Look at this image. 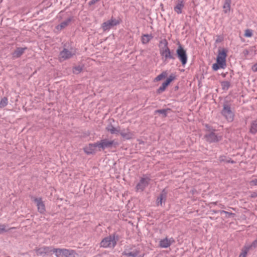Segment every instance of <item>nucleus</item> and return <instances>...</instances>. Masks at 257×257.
Returning a JSON list of instances; mask_svg holds the SVG:
<instances>
[{
  "label": "nucleus",
  "mask_w": 257,
  "mask_h": 257,
  "mask_svg": "<svg viewBox=\"0 0 257 257\" xmlns=\"http://www.w3.org/2000/svg\"><path fill=\"white\" fill-rule=\"evenodd\" d=\"M226 51L225 49L219 50L216 63L212 65V69L214 71H217L220 68L224 69L226 67Z\"/></svg>",
  "instance_id": "obj_1"
},
{
  "label": "nucleus",
  "mask_w": 257,
  "mask_h": 257,
  "mask_svg": "<svg viewBox=\"0 0 257 257\" xmlns=\"http://www.w3.org/2000/svg\"><path fill=\"white\" fill-rule=\"evenodd\" d=\"M53 252L56 257H69L75 253L74 250L61 248H53Z\"/></svg>",
  "instance_id": "obj_2"
},
{
  "label": "nucleus",
  "mask_w": 257,
  "mask_h": 257,
  "mask_svg": "<svg viewBox=\"0 0 257 257\" xmlns=\"http://www.w3.org/2000/svg\"><path fill=\"white\" fill-rule=\"evenodd\" d=\"M116 244V240L114 235H109L102 239L100 246L104 248H113Z\"/></svg>",
  "instance_id": "obj_3"
},
{
  "label": "nucleus",
  "mask_w": 257,
  "mask_h": 257,
  "mask_svg": "<svg viewBox=\"0 0 257 257\" xmlns=\"http://www.w3.org/2000/svg\"><path fill=\"white\" fill-rule=\"evenodd\" d=\"M76 53V50L72 47L69 49L64 48L60 53L59 60L60 61H64L70 59L75 55Z\"/></svg>",
  "instance_id": "obj_4"
},
{
  "label": "nucleus",
  "mask_w": 257,
  "mask_h": 257,
  "mask_svg": "<svg viewBox=\"0 0 257 257\" xmlns=\"http://www.w3.org/2000/svg\"><path fill=\"white\" fill-rule=\"evenodd\" d=\"M221 114L225 117V119L228 122H231L234 119V113L231 110L230 107L227 104H224L223 105V109L221 111Z\"/></svg>",
  "instance_id": "obj_5"
},
{
  "label": "nucleus",
  "mask_w": 257,
  "mask_h": 257,
  "mask_svg": "<svg viewBox=\"0 0 257 257\" xmlns=\"http://www.w3.org/2000/svg\"><path fill=\"white\" fill-rule=\"evenodd\" d=\"M150 181V179L149 177L144 176L142 177L136 186V191H143L148 186Z\"/></svg>",
  "instance_id": "obj_6"
},
{
  "label": "nucleus",
  "mask_w": 257,
  "mask_h": 257,
  "mask_svg": "<svg viewBox=\"0 0 257 257\" xmlns=\"http://www.w3.org/2000/svg\"><path fill=\"white\" fill-rule=\"evenodd\" d=\"M178 59L181 62L182 64L184 66L187 62V56L186 51L181 46H179L176 51Z\"/></svg>",
  "instance_id": "obj_7"
},
{
  "label": "nucleus",
  "mask_w": 257,
  "mask_h": 257,
  "mask_svg": "<svg viewBox=\"0 0 257 257\" xmlns=\"http://www.w3.org/2000/svg\"><path fill=\"white\" fill-rule=\"evenodd\" d=\"M97 142L98 144V148L99 151H100L101 149L104 150L106 148H111L113 145L116 144V143H115L114 141H109L107 139H103L100 142Z\"/></svg>",
  "instance_id": "obj_8"
},
{
  "label": "nucleus",
  "mask_w": 257,
  "mask_h": 257,
  "mask_svg": "<svg viewBox=\"0 0 257 257\" xmlns=\"http://www.w3.org/2000/svg\"><path fill=\"white\" fill-rule=\"evenodd\" d=\"M122 255L128 257H143L144 254L142 253L138 248H134L130 251L126 249L122 252Z\"/></svg>",
  "instance_id": "obj_9"
},
{
  "label": "nucleus",
  "mask_w": 257,
  "mask_h": 257,
  "mask_svg": "<svg viewBox=\"0 0 257 257\" xmlns=\"http://www.w3.org/2000/svg\"><path fill=\"white\" fill-rule=\"evenodd\" d=\"M53 247L52 246H44L41 247L36 248L35 249L36 253L38 255L45 256L50 252H53Z\"/></svg>",
  "instance_id": "obj_10"
},
{
  "label": "nucleus",
  "mask_w": 257,
  "mask_h": 257,
  "mask_svg": "<svg viewBox=\"0 0 257 257\" xmlns=\"http://www.w3.org/2000/svg\"><path fill=\"white\" fill-rule=\"evenodd\" d=\"M118 23V21L115 19H111L110 20H108L107 21L105 22L102 24V27L103 30L104 31H108L110 30V29L116 26Z\"/></svg>",
  "instance_id": "obj_11"
},
{
  "label": "nucleus",
  "mask_w": 257,
  "mask_h": 257,
  "mask_svg": "<svg viewBox=\"0 0 257 257\" xmlns=\"http://www.w3.org/2000/svg\"><path fill=\"white\" fill-rule=\"evenodd\" d=\"M206 141L209 143H215L220 141L222 139L221 136H217L214 133H211L205 136Z\"/></svg>",
  "instance_id": "obj_12"
},
{
  "label": "nucleus",
  "mask_w": 257,
  "mask_h": 257,
  "mask_svg": "<svg viewBox=\"0 0 257 257\" xmlns=\"http://www.w3.org/2000/svg\"><path fill=\"white\" fill-rule=\"evenodd\" d=\"M165 46L164 48L161 50V53L163 57H165L166 59H174V57L171 55V52L167 47V42L164 41Z\"/></svg>",
  "instance_id": "obj_13"
},
{
  "label": "nucleus",
  "mask_w": 257,
  "mask_h": 257,
  "mask_svg": "<svg viewBox=\"0 0 257 257\" xmlns=\"http://www.w3.org/2000/svg\"><path fill=\"white\" fill-rule=\"evenodd\" d=\"M97 142L94 144H89L84 148V151L87 155L95 154L96 151V148H98Z\"/></svg>",
  "instance_id": "obj_14"
},
{
  "label": "nucleus",
  "mask_w": 257,
  "mask_h": 257,
  "mask_svg": "<svg viewBox=\"0 0 257 257\" xmlns=\"http://www.w3.org/2000/svg\"><path fill=\"white\" fill-rule=\"evenodd\" d=\"M175 242V240L173 238L171 237L168 238L166 237L163 239H161L159 241V245L162 248H167L169 247L172 244Z\"/></svg>",
  "instance_id": "obj_15"
},
{
  "label": "nucleus",
  "mask_w": 257,
  "mask_h": 257,
  "mask_svg": "<svg viewBox=\"0 0 257 257\" xmlns=\"http://www.w3.org/2000/svg\"><path fill=\"white\" fill-rule=\"evenodd\" d=\"M120 136L125 140H130L134 138V133L131 132L128 128L126 129L120 130L119 132Z\"/></svg>",
  "instance_id": "obj_16"
},
{
  "label": "nucleus",
  "mask_w": 257,
  "mask_h": 257,
  "mask_svg": "<svg viewBox=\"0 0 257 257\" xmlns=\"http://www.w3.org/2000/svg\"><path fill=\"white\" fill-rule=\"evenodd\" d=\"M34 201L37 204L38 210L41 213H44L45 211V207L44 203L41 198H34Z\"/></svg>",
  "instance_id": "obj_17"
},
{
  "label": "nucleus",
  "mask_w": 257,
  "mask_h": 257,
  "mask_svg": "<svg viewBox=\"0 0 257 257\" xmlns=\"http://www.w3.org/2000/svg\"><path fill=\"white\" fill-rule=\"evenodd\" d=\"M185 2L183 0H178L176 2L175 6L174 7V11L178 14H180L182 12V10L184 8Z\"/></svg>",
  "instance_id": "obj_18"
},
{
  "label": "nucleus",
  "mask_w": 257,
  "mask_h": 257,
  "mask_svg": "<svg viewBox=\"0 0 257 257\" xmlns=\"http://www.w3.org/2000/svg\"><path fill=\"white\" fill-rule=\"evenodd\" d=\"M174 77L172 76H170L169 78H167L166 81L164 82L162 85L158 89L157 92L158 93H161L166 89L167 86L171 83V82L173 80Z\"/></svg>",
  "instance_id": "obj_19"
},
{
  "label": "nucleus",
  "mask_w": 257,
  "mask_h": 257,
  "mask_svg": "<svg viewBox=\"0 0 257 257\" xmlns=\"http://www.w3.org/2000/svg\"><path fill=\"white\" fill-rule=\"evenodd\" d=\"M27 49V47L17 48L16 50L12 54L13 58L14 59H16L20 57L24 54L25 51Z\"/></svg>",
  "instance_id": "obj_20"
},
{
  "label": "nucleus",
  "mask_w": 257,
  "mask_h": 257,
  "mask_svg": "<svg viewBox=\"0 0 257 257\" xmlns=\"http://www.w3.org/2000/svg\"><path fill=\"white\" fill-rule=\"evenodd\" d=\"M167 192L165 190H163L162 191L160 196L157 198V204L158 205H162L163 202H165L167 197Z\"/></svg>",
  "instance_id": "obj_21"
},
{
  "label": "nucleus",
  "mask_w": 257,
  "mask_h": 257,
  "mask_svg": "<svg viewBox=\"0 0 257 257\" xmlns=\"http://www.w3.org/2000/svg\"><path fill=\"white\" fill-rule=\"evenodd\" d=\"M106 130L111 134H117L120 132L119 127H115L111 124H109L106 127Z\"/></svg>",
  "instance_id": "obj_22"
},
{
  "label": "nucleus",
  "mask_w": 257,
  "mask_h": 257,
  "mask_svg": "<svg viewBox=\"0 0 257 257\" xmlns=\"http://www.w3.org/2000/svg\"><path fill=\"white\" fill-rule=\"evenodd\" d=\"M231 0H225L223 5V9L225 13H229L230 11Z\"/></svg>",
  "instance_id": "obj_23"
},
{
  "label": "nucleus",
  "mask_w": 257,
  "mask_h": 257,
  "mask_svg": "<svg viewBox=\"0 0 257 257\" xmlns=\"http://www.w3.org/2000/svg\"><path fill=\"white\" fill-rule=\"evenodd\" d=\"M153 38V36L150 34H144L142 37V41L143 44L148 43Z\"/></svg>",
  "instance_id": "obj_24"
},
{
  "label": "nucleus",
  "mask_w": 257,
  "mask_h": 257,
  "mask_svg": "<svg viewBox=\"0 0 257 257\" xmlns=\"http://www.w3.org/2000/svg\"><path fill=\"white\" fill-rule=\"evenodd\" d=\"M70 21V19H68L66 21L61 23L60 25L56 27V29L58 31H62L63 29L68 25Z\"/></svg>",
  "instance_id": "obj_25"
},
{
  "label": "nucleus",
  "mask_w": 257,
  "mask_h": 257,
  "mask_svg": "<svg viewBox=\"0 0 257 257\" xmlns=\"http://www.w3.org/2000/svg\"><path fill=\"white\" fill-rule=\"evenodd\" d=\"M8 103V99L7 97L2 98L0 101V107L3 108L7 105Z\"/></svg>",
  "instance_id": "obj_26"
},
{
  "label": "nucleus",
  "mask_w": 257,
  "mask_h": 257,
  "mask_svg": "<svg viewBox=\"0 0 257 257\" xmlns=\"http://www.w3.org/2000/svg\"><path fill=\"white\" fill-rule=\"evenodd\" d=\"M249 250V247H248L247 246H245L243 249L242 250V252L239 254V257H246L247 252Z\"/></svg>",
  "instance_id": "obj_27"
},
{
  "label": "nucleus",
  "mask_w": 257,
  "mask_h": 257,
  "mask_svg": "<svg viewBox=\"0 0 257 257\" xmlns=\"http://www.w3.org/2000/svg\"><path fill=\"white\" fill-rule=\"evenodd\" d=\"M170 110V109H169V108L158 109V110H156L155 111V113H159L162 114L163 115V116L164 117H165L167 116L168 111H169Z\"/></svg>",
  "instance_id": "obj_28"
},
{
  "label": "nucleus",
  "mask_w": 257,
  "mask_h": 257,
  "mask_svg": "<svg viewBox=\"0 0 257 257\" xmlns=\"http://www.w3.org/2000/svg\"><path fill=\"white\" fill-rule=\"evenodd\" d=\"M250 132L252 134H255L257 132V122L256 121H254L252 123Z\"/></svg>",
  "instance_id": "obj_29"
},
{
  "label": "nucleus",
  "mask_w": 257,
  "mask_h": 257,
  "mask_svg": "<svg viewBox=\"0 0 257 257\" xmlns=\"http://www.w3.org/2000/svg\"><path fill=\"white\" fill-rule=\"evenodd\" d=\"M230 86V82L227 81H223L221 83V86L223 90H227L229 88Z\"/></svg>",
  "instance_id": "obj_30"
},
{
  "label": "nucleus",
  "mask_w": 257,
  "mask_h": 257,
  "mask_svg": "<svg viewBox=\"0 0 257 257\" xmlns=\"http://www.w3.org/2000/svg\"><path fill=\"white\" fill-rule=\"evenodd\" d=\"M83 67L80 65L75 66L73 69V72L75 74H79L82 70Z\"/></svg>",
  "instance_id": "obj_31"
},
{
  "label": "nucleus",
  "mask_w": 257,
  "mask_h": 257,
  "mask_svg": "<svg viewBox=\"0 0 257 257\" xmlns=\"http://www.w3.org/2000/svg\"><path fill=\"white\" fill-rule=\"evenodd\" d=\"M166 75L167 74L166 72H162L161 74H160L155 78V80L156 81H160L162 80L163 78H165Z\"/></svg>",
  "instance_id": "obj_32"
},
{
  "label": "nucleus",
  "mask_w": 257,
  "mask_h": 257,
  "mask_svg": "<svg viewBox=\"0 0 257 257\" xmlns=\"http://www.w3.org/2000/svg\"><path fill=\"white\" fill-rule=\"evenodd\" d=\"M248 247H249V249H252V248H255L257 247V237L256 239H255L250 245H246Z\"/></svg>",
  "instance_id": "obj_33"
},
{
  "label": "nucleus",
  "mask_w": 257,
  "mask_h": 257,
  "mask_svg": "<svg viewBox=\"0 0 257 257\" xmlns=\"http://www.w3.org/2000/svg\"><path fill=\"white\" fill-rule=\"evenodd\" d=\"M6 225L5 224H0V233H2V232L4 231H6Z\"/></svg>",
  "instance_id": "obj_34"
},
{
  "label": "nucleus",
  "mask_w": 257,
  "mask_h": 257,
  "mask_svg": "<svg viewBox=\"0 0 257 257\" xmlns=\"http://www.w3.org/2000/svg\"><path fill=\"white\" fill-rule=\"evenodd\" d=\"M221 213H224L226 215H227L228 217H230L231 216L234 215V213H231V212H228L227 211H224V210L221 211Z\"/></svg>",
  "instance_id": "obj_35"
},
{
  "label": "nucleus",
  "mask_w": 257,
  "mask_h": 257,
  "mask_svg": "<svg viewBox=\"0 0 257 257\" xmlns=\"http://www.w3.org/2000/svg\"><path fill=\"white\" fill-rule=\"evenodd\" d=\"M223 38L222 37V36H219L217 37L216 40V43H220L221 42H222V41L223 40Z\"/></svg>",
  "instance_id": "obj_36"
},
{
  "label": "nucleus",
  "mask_w": 257,
  "mask_h": 257,
  "mask_svg": "<svg viewBox=\"0 0 257 257\" xmlns=\"http://www.w3.org/2000/svg\"><path fill=\"white\" fill-rule=\"evenodd\" d=\"M252 33H244L243 36L245 37H251Z\"/></svg>",
  "instance_id": "obj_37"
},
{
  "label": "nucleus",
  "mask_w": 257,
  "mask_h": 257,
  "mask_svg": "<svg viewBox=\"0 0 257 257\" xmlns=\"http://www.w3.org/2000/svg\"><path fill=\"white\" fill-rule=\"evenodd\" d=\"M252 70L254 72L257 71V63L253 65L252 67Z\"/></svg>",
  "instance_id": "obj_38"
},
{
  "label": "nucleus",
  "mask_w": 257,
  "mask_h": 257,
  "mask_svg": "<svg viewBox=\"0 0 257 257\" xmlns=\"http://www.w3.org/2000/svg\"><path fill=\"white\" fill-rule=\"evenodd\" d=\"M251 183H252L254 185H257V179L252 180L251 181Z\"/></svg>",
  "instance_id": "obj_39"
},
{
  "label": "nucleus",
  "mask_w": 257,
  "mask_h": 257,
  "mask_svg": "<svg viewBox=\"0 0 257 257\" xmlns=\"http://www.w3.org/2000/svg\"><path fill=\"white\" fill-rule=\"evenodd\" d=\"M96 2H97L96 0H91L90 2V4H95Z\"/></svg>",
  "instance_id": "obj_40"
},
{
  "label": "nucleus",
  "mask_w": 257,
  "mask_h": 257,
  "mask_svg": "<svg viewBox=\"0 0 257 257\" xmlns=\"http://www.w3.org/2000/svg\"><path fill=\"white\" fill-rule=\"evenodd\" d=\"M251 30H249V29H247L245 31V32H246V33H248V32H251Z\"/></svg>",
  "instance_id": "obj_41"
},
{
  "label": "nucleus",
  "mask_w": 257,
  "mask_h": 257,
  "mask_svg": "<svg viewBox=\"0 0 257 257\" xmlns=\"http://www.w3.org/2000/svg\"><path fill=\"white\" fill-rule=\"evenodd\" d=\"M255 196H257V194H255V193L254 194H252L251 195L252 197H254Z\"/></svg>",
  "instance_id": "obj_42"
},
{
  "label": "nucleus",
  "mask_w": 257,
  "mask_h": 257,
  "mask_svg": "<svg viewBox=\"0 0 257 257\" xmlns=\"http://www.w3.org/2000/svg\"><path fill=\"white\" fill-rule=\"evenodd\" d=\"M13 228H14L13 227H11V228H10V229H13Z\"/></svg>",
  "instance_id": "obj_43"
}]
</instances>
